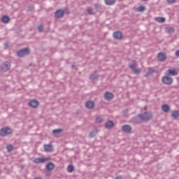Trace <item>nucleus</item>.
Returning <instances> with one entry per match:
<instances>
[{
    "mask_svg": "<svg viewBox=\"0 0 179 179\" xmlns=\"http://www.w3.org/2000/svg\"><path fill=\"white\" fill-rule=\"evenodd\" d=\"M38 30L40 33H42V31H44V25L41 24L38 26Z\"/></svg>",
    "mask_w": 179,
    "mask_h": 179,
    "instance_id": "obj_34",
    "label": "nucleus"
},
{
    "mask_svg": "<svg viewBox=\"0 0 179 179\" xmlns=\"http://www.w3.org/2000/svg\"><path fill=\"white\" fill-rule=\"evenodd\" d=\"M146 9V7H145L144 6H139L138 8H137V10L138 12H143L144 10H145Z\"/></svg>",
    "mask_w": 179,
    "mask_h": 179,
    "instance_id": "obj_31",
    "label": "nucleus"
},
{
    "mask_svg": "<svg viewBox=\"0 0 179 179\" xmlns=\"http://www.w3.org/2000/svg\"><path fill=\"white\" fill-rule=\"evenodd\" d=\"M85 107L89 110H91V108H93L94 107V102H93V101H87L85 103Z\"/></svg>",
    "mask_w": 179,
    "mask_h": 179,
    "instance_id": "obj_16",
    "label": "nucleus"
},
{
    "mask_svg": "<svg viewBox=\"0 0 179 179\" xmlns=\"http://www.w3.org/2000/svg\"><path fill=\"white\" fill-rule=\"evenodd\" d=\"M96 124H101V122H103V118L101 117H97L96 118Z\"/></svg>",
    "mask_w": 179,
    "mask_h": 179,
    "instance_id": "obj_35",
    "label": "nucleus"
},
{
    "mask_svg": "<svg viewBox=\"0 0 179 179\" xmlns=\"http://www.w3.org/2000/svg\"><path fill=\"white\" fill-rule=\"evenodd\" d=\"M4 45H5L6 48H9V43H5Z\"/></svg>",
    "mask_w": 179,
    "mask_h": 179,
    "instance_id": "obj_39",
    "label": "nucleus"
},
{
    "mask_svg": "<svg viewBox=\"0 0 179 179\" xmlns=\"http://www.w3.org/2000/svg\"><path fill=\"white\" fill-rule=\"evenodd\" d=\"M143 2H147L148 0H143Z\"/></svg>",
    "mask_w": 179,
    "mask_h": 179,
    "instance_id": "obj_45",
    "label": "nucleus"
},
{
    "mask_svg": "<svg viewBox=\"0 0 179 179\" xmlns=\"http://www.w3.org/2000/svg\"><path fill=\"white\" fill-rule=\"evenodd\" d=\"M16 55L19 58H23L24 57H27V55H30V48L29 47L24 48L17 51Z\"/></svg>",
    "mask_w": 179,
    "mask_h": 179,
    "instance_id": "obj_1",
    "label": "nucleus"
},
{
    "mask_svg": "<svg viewBox=\"0 0 179 179\" xmlns=\"http://www.w3.org/2000/svg\"><path fill=\"white\" fill-rule=\"evenodd\" d=\"M73 170H75V167L73 166V165H69L67 167V171L69 173H72L73 171Z\"/></svg>",
    "mask_w": 179,
    "mask_h": 179,
    "instance_id": "obj_28",
    "label": "nucleus"
},
{
    "mask_svg": "<svg viewBox=\"0 0 179 179\" xmlns=\"http://www.w3.org/2000/svg\"><path fill=\"white\" fill-rule=\"evenodd\" d=\"M64 13H65V12L63 11L62 9H59L55 12V16L56 19H62V17H64Z\"/></svg>",
    "mask_w": 179,
    "mask_h": 179,
    "instance_id": "obj_11",
    "label": "nucleus"
},
{
    "mask_svg": "<svg viewBox=\"0 0 179 179\" xmlns=\"http://www.w3.org/2000/svg\"><path fill=\"white\" fill-rule=\"evenodd\" d=\"M97 135V131H92L90 132V138H94Z\"/></svg>",
    "mask_w": 179,
    "mask_h": 179,
    "instance_id": "obj_30",
    "label": "nucleus"
},
{
    "mask_svg": "<svg viewBox=\"0 0 179 179\" xmlns=\"http://www.w3.org/2000/svg\"><path fill=\"white\" fill-rule=\"evenodd\" d=\"M155 73V69L153 68H149L148 72L145 73V78H148V76H152Z\"/></svg>",
    "mask_w": 179,
    "mask_h": 179,
    "instance_id": "obj_20",
    "label": "nucleus"
},
{
    "mask_svg": "<svg viewBox=\"0 0 179 179\" xmlns=\"http://www.w3.org/2000/svg\"><path fill=\"white\" fill-rule=\"evenodd\" d=\"M87 12L88 15H93V8L88 7L87 9Z\"/></svg>",
    "mask_w": 179,
    "mask_h": 179,
    "instance_id": "obj_33",
    "label": "nucleus"
},
{
    "mask_svg": "<svg viewBox=\"0 0 179 179\" xmlns=\"http://www.w3.org/2000/svg\"><path fill=\"white\" fill-rule=\"evenodd\" d=\"M173 78L170 77L169 76L166 75L165 76H163L162 78V83L164 85H170L171 83H173Z\"/></svg>",
    "mask_w": 179,
    "mask_h": 179,
    "instance_id": "obj_5",
    "label": "nucleus"
},
{
    "mask_svg": "<svg viewBox=\"0 0 179 179\" xmlns=\"http://www.w3.org/2000/svg\"><path fill=\"white\" fill-rule=\"evenodd\" d=\"M64 131L63 129H56L52 130L53 135H59V134H61Z\"/></svg>",
    "mask_w": 179,
    "mask_h": 179,
    "instance_id": "obj_27",
    "label": "nucleus"
},
{
    "mask_svg": "<svg viewBox=\"0 0 179 179\" xmlns=\"http://www.w3.org/2000/svg\"><path fill=\"white\" fill-rule=\"evenodd\" d=\"M104 99L107 101H111V100H113V99H114V94H113L112 92H107L104 94Z\"/></svg>",
    "mask_w": 179,
    "mask_h": 179,
    "instance_id": "obj_9",
    "label": "nucleus"
},
{
    "mask_svg": "<svg viewBox=\"0 0 179 179\" xmlns=\"http://www.w3.org/2000/svg\"><path fill=\"white\" fill-rule=\"evenodd\" d=\"M105 128L106 129H113L114 128V122L113 120H108L105 124Z\"/></svg>",
    "mask_w": 179,
    "mask_h": 179,
    "instance_id": "obj_14",
    "label": "nucleus"
},
{
    "mask_svg": "<svg viewBox=\"0 0 179 179\" xmlns=\"http://www.w3.org/2000/svg\"><path fill=\"white\" fill-rule=\"evenodd\" d=\"M115 179H122V176H117Z\"/></svg>",
    "mask_w": 179,
    "mask_h": 179,
    "instance_id": "obj_42",
    "label": "nucleus"
},
{
    "mask_svg": "<svg viewBox=\"0 0 179 179\" xmlns=\"http://www.w3.org/2000/svg\"><path fill=\"white\" fill-rule=\"evenodd\" d=\"M171 117L173 120H178L179 118V110H173L171 112Z\"/></svg>",
    "mask_w": 179,
    "mask_h": 179,
    "instance_id": "obj_18",
    "label": "nucleus"
},
{
    "mask_svg": "<svg viewBox=\"0 0 179 179\" xmlns=\"http://www.w3.org/2000/svg\"><path fill=\"white\" fill-rule=\"evenodd\" d=\"M115 2H116V0H105L106 5H108V6H111L112 5H114Z\"/></svg>",
    "mask_w": 179,
    "mask_h": 179,
    "instance_id": "obj_25",
    "label": "nucleus"
},
{
    "mask_svg": "<svg viewBox=\"0 0 179 179\" xmlns=\"http://www.w3.org/2000/svg\"><path fill=\"white\" fill-rule=\"evenodd\" d=\"M134 73H136V75H139V73H141V69H136L135 68L134 69H133Z\"/></svg>",
    "mask_w": 179,
    "mask_h": 179,
    "instance_id": "obj_36",
    "label": "nucleus"
},
{
    "mask_svg": "<svg viewBox=\"0 0 179 179\" xmlns=\"http://www.w3.org/2000/svg\"><path fill=\"white\" fill-rule=\"evenodd\" d=\"M166 33L171 34V33H174L176 31V29H174V27H168L166 28Z\"/></svg>",
    "mask_w": 179,
    "mask_h": 179,
    "instance_id": "obj_24",
    "label": "nucleus"
},
{
    "mask_svg": "<svg viewBox=\"0 0 179 179\" xmlns=\"http://www.w3.org/2000/svg\"><path fill=\"white\" fill-rule=\"evenodd\" d=\"M48 160H51L50 157H47V158H36L34 160V163L36 164H40L41 163H45V162H48Z\"/></svg>",
    "mask_w": 179,
    "mask_h": 179,
    "instance_id": "obj_6",
    "label": "nucleus"
},
{
    "mask_svg": "<svg viewBox=\"0 0 179 179\" xmlns=\"http://www.w3.org/2000/svg\"><path fill=\"white\" fill-rule=\"evenodd\" d=\"M75 66H76L75 64H72V65H71L72 69H75Z\"/></svg>",
    "mask_w": 179,
    "mask_h": 179,
    "instance_id": "obj_43",
    "label": "nucleus"
},
{
    "mask_svg": "<svg viewBox=\"0 0 179 179\" xmlns=\"http://www.w3.org/2000/svg\"><path fill=\"white\" fill-rule=\"evenodd\" d=\"M122 131L125 134H131L132 127L129 124H124L122 127Z\"/></svg>",
    "mask_w": 179,
    "mask_h": 179,
    "instance_id": "obj_8",
    "label": "nucleus"
},
{
    "mask_svg": "<svg viewBox=\"0 0 179 179\" xmlns=\"http://www.w3.org/2000/svg\"><path fill=\"white\" fill-rule=\"evenodd\" d=\"M168 3H174L176 2V0H166Z\"/></svg>",
    "mask_w": 179,
    "mask_h": 179,
    "instance_id": "obj_37",
    "label": "nucleus"
},
{
    "mask_svg": "<svg viewBox=\"0 0 179 179\" xmlns=\"http://www.w3.org/2000/svg\"><path fill=\"white\" fill-rule=\"evenodd\" d=\"M137 120H138V117L133 118V121H134V122H138Z\"/></svg>",
    "mask_w": 179,
    "mask_h": 179,
    "instance_id": "obj_40",
    "label": "nucleus"
},
{
    "mask_svg": "<svg viewBox=\"0 0 179 179\" xmlns=\"http://www.w3.org/2000/svg\"><path fill=\"white\" fill-rule=\"evenodd\" d=\"M162 108L164 113H169L170 111V106L169 104H164Z\"/></svg>",
    "mask_w": 179,
    "mask_h": 179,
    "instance_id": "obj_22",
    "label": "nucleus"
},
{
    "mask_svg": "<svg viewBox=\"0 0 179 179\" xmlns=\"http://www.w3.org/2000/svg\"><path fill=\"white\" fill-rule=\"evenodd\" d=\"M64 12H65L66 13H69V10L66 9V10H65Z\"/></svg>",
    "mask_w": 179,
    "mask_h": 179,
    "instance_id": "obj_44",
    "label": "nucleus"
},
{
    "mask_svg": "<svg viewBox=\"0 0 179 179\" xmlns=\"http://www.w3.org/2000/svg\"><path fill=\"white\" fill-rule=\"evenodd\" d=\"M138 118L142 121H150V119L152 118V113L145 112L144 113H140L138 115Z\"/></svg>",
    "mask_w": 179,
    "mask_h": 179,
    "instance_id": "obj_3",
    "label": "nucleus"
},
{
    "mask_svg": "<svg viewBox=\"0 0 179 179\" xmlns=\"http://www.w3.org/2000/svg\"><path fill=\"white\" fill-rule=\"evenodd\" d=\"M166 75L168 76H177L178 75V71L174 69H168L166 71Z\"/></svg>",
    "mask_w": 179,
    "mask_h": 179,
    "instance_id": "obj_12",
    "label": "nucleus"
},
{
    "mask_svg": "<svg viewBox=\"0 0 179 179\" xmlns=\"http://www.w3.org/2000/svg\"><path fill=\"white\" fill-rule=\"evenodd\" d=\"M91 80H97L99 79V74L92 73L90 76Z\"/></svg>",
    "mask_w": 179,
    "mask_h": 179,
    "instance_id": "obj_26",
    "label": "nucleus"
},
{
    "mask_svg": "<svg viewBox=\"0 0 179 179\" xmlns=\"http://www.w3.org/2000/svg\"><path fill=\"white\" fill-rule=\"evenodd\" d=\"M38 101L36 99H31L29 102V107H31V108H37V107H38Z\"/></svg>",
    "mask_w": 179,
    "mask_h": 179,
    "instance_id": "obj_10",
    "label": "nucleus"
},
{
    "mask_svg": "<svg viewBox=\"0 0 179 179\" xmlns=\"http://www.w3.org/2000/svg\"><path fill=\"white\" fill-rule=\"evenodd\" d=\"M7 152H10L12 150H13V145H8L6 146Z\"/></svg>",
    "mask_w": 179,
    "mask_h": 179,
    "instance_id": "obj_32",
    "label": "nucleus"
},
{
    "mask_svg": "<svg viewBox=\"0 0 179 179\" xmlns=\"http://www.w3.org/2000/svg\"><path fill=\"white\" fill-rule=\"evenodd\" d=\"M0 1H2V0H0Z\"/></svg>",
    "mask_w": 179,
    "mask_h": 179,
    "instance_id": "obj_46",
    "label": "nucleus"
},
{
    "mask_svg": "<svg viewBox=\"0 0 179 179\" xmlns=\"http://www.w3.org/2000/svg\"><path fill=\"white\" fill-rule=\"evenodd\" d=\"M34 9V7L33 6H28V10H32Z\"/></svg>",
    "mask_w": 179,
    "mask_h": 179,
    "instance_id": "obj_38",
    "label": "nucleus"
},
{
    "mask_svg": "<svg viewBox=\"0 0 179 179\" xmlns=\"http://www.w3.org/2000/svg\"><path fill=\"white\" fill-rule=\"evenodd\" d=\"M94 8H95L96 10H97L98 12H100L102 9L101 6L99 3H95Z\"/></svg>",
    "mask_w": 179,
    "mask_h": 179,
    "instance_id": "obj_29",
    "label": "nucleus"
},
{
    "mask_svg": "<svg viewBox=\"0 0 179 179\" xmlns=\"http://www.w3.org/2000/svg\"><path fill=\"white\" fill-rule=\"evenodd\" d=\"M10 21V18L9 17V16L7 15H3L1 18V22L2 23H9V22Z\"/></svg>",
    "mask_w": 179,
    "mask_h": 179,
    "instance_id": "obj_21",
    "label": "nucleus"
},
{
    "mask_svg": "<svg viewBox=\"0 0 179 179\" xmlns=\"http://www.w3.org/2000/svg\"><path fill=\"white\" fill-rule=\"evenodd\" d=\"M122 36H123L122 32L120 31H117L113 33V37L115 40H122Z\"/></svg>",
    "mask_w": 179,
    "mask_h": 179,
    "instance_id": "obj_13",
    "label": "nucleus"
},
{
    "mask_svg": "<svg viewBox=\"0 0 179 179\" xmlns=\"http://www.w3.org/2000/svg\"><path fill=\"white\" fill-rule=\"evenodd\" d=\"M155 21L158 23H164V22H166V18L163 17H155Z\"/></svg>",
    "mask_w": 179,
    "mask_h": 179,
    "instance_id": "obj_23",
    "label": "nucleus"
},
{
    "mask_svg": "<svg viewBox=\"0 0 179 179\" xmlns=\"http://www.w3.org/2000/svg\"><path fill=\"white\" fill-rule=\"evenodd\" d=\"M157 59L160 62H164L167 59V55L165 52H161L158 53Z\"/></svg>",
    "mask_w": 179,
    "mask_h": 179,
    "instance_id": "obj_7",
    "label": "nucleus"
},
{
    "mask_svg": "<svg viewBox=\"0 0 179 179\" xmlns=\"http://www.w3.org/2000/svg\"><path fill=\"white\" fill-rule=\"evenodd\" d=\"M55 167V165H54V163L52 162H49L46 164L47 171H51V170H54Z\"/></svg>",
    "mask_w": 179,
    "mask_h": 179,
    "instance_id": "obj_17",
    "label": "nucleus"
},
{
    "mask_svg": "<svg viewBox=\"0 0 179 179\" xmlns=\"http://www.w3.org/2000/svg\"><path fill=\"white\" fill-rule=\"evenodd\" d=\"M10 69V63L9 62H4L0 66V72H8Z\"/></svg>",
    "mask_w": 179,
    "mask_h": 179,
    "instance_id": "obj_4",
    "label": "nucleus"
},
{
    "mask_svg": "<svg viewBox=\"0 0 179 179\" xmlns=\"http://www.w3.org/2000/svg\"><path fill=\"white\" fill-rule=\"evenodd\" d=\"M12 134H13V129H10L9 127H2L0 129V136H1V138H5V136L12 135Z\"/></svg>",
    "mask_w": 179,
    "mask_h": 179,
    "instance_id": "obj_2",
    "label": "nucleus"
},
{
    "mask_svg": "<svg viewBox=\"0 0 179 179\" xmlns=\"http://www.w3.org/2000/svg\"><path fill=\"white\" fill-rule=\"evenodd\" d=\"M136 66H138V63H136V61L135 60H132V63L129 64V68H130V69H135V68H136Z\"/></svg>",
    "mask_w": 179,
    "mask_h": 179,
    "instance_id": "obj_19",
    "label": "nucleus"
},
{
    "mask_svg": "<svg viewBox=\"0 0 179 179\" xmlns=\"http://www.w3.org/2000/svg\"><path fill=\"white\" fill-rule=\"evenodd\" d=\"M176 57H179V50L176 52Z\"/></svg>",
    "mask_w": 179,
    "mask_h": 179,
    "instance_id": "obj_41",
    "label": "nucleus"
},
{
    "mask_svg": "<svg viewBox=\"0 0 179 179\" xmlns=\"http://www.w3.org/2000/svg\"><path fill=\"white\" fill-rule=\"evenodd\" d=\"M45 152H52L54 148L52 147V144H45L43 145Z\"/></svg>",
    "mask_w": 179,
    "mask_h": 179,
    "instance_id": "obj_15",
    "label": "nucleus"
}]
</instances>
